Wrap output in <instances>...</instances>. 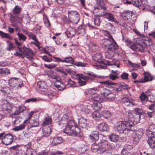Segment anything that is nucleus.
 Here are the masks:
<instances>
[{"label":"nucleus","mask_w":155,"mask_h":155,"mask_svg":"<svg viewBox=\"0 0 155 155\" xmlns=\"http://www.w3.org/2000/svg\"><path fill=\"white\" fill-rule=\"evenodd\" d=\"M1 105L3 110L10 113L12 109V107L10 104L8 102L7 100L3 99L1 100Z\"/></svg>","instance_id":"nucleus-12"},{"label":"nucleus","mask_w":155,"mask_h":155,"mask_svg":"<svg viewBox=\"0 0 155 155\" xmlns=\"http://www.w3.org/2000/svg\"><path fill=\"white\" fill-rule=\"evenodd\" d=\"M25 125L24 124H22L18 126H15L13 128L14 130L15 131H18L20 130L23 129L25 128Z\"/></svg>","instance_id":"nucleus-46"},{"label":"nucleus","mask_w":155,"mask_h":155,"mask_svg":"<svg viewBox=\"0 0 155 155\" xmlns=\"http://www.w3.org/2000/svg\"><path fill=\"white\" fill-rule=\"evenodd\" d=\"M92 116L94 119L97 120L101 118V115L98 111L95 110L93 113Z\"/></svg>","instance_id":"nucleus-34"},{"label":"nucleus","mask_w":155,"mask_h":155,"mask_svg":"<svg viewBox=\"0 0 155 155\" xmlns=\"http://www.w3.org/2000/svg\"><path fill=\"white\" fill-rule=\"evenodd\" d=\"M75 67L74 66H71V68H68L66 69V71L67 73L72 75V77L73 78L76 74V71L75 69Z\"/></svg>","instance_id":"nucleus-26"},{"label":"nucleus","mask_w":155,"mask_h":155,"mask_svg":"<svg viewBox=\"0 0 155 155\" xmlns=\"http://www.w3.org/2000/svg\"><path fill=\"white\" fill-rule=\"evenodd\" d=\"M92 100L93 102H101V99L99 96L95 95L92 97Z\"/></svg>","instance_id":"nucleus-38"},{"label":"nucleus","mask_w":155,"mask_h":155,"mask_svg":"<svg viewBox=\"0 0 155 155\" xmlns=\"http://www.w3.org/2000/svg\"><path fill=\"white\" fill-rule=\"evenodd\" d=\"M132 5L137 7L141 6L142 2L141 0H132Z\"/></svg>","instance_id":"nucleus-37"},{"label":"nucleus","mask_w":155,"mask_h":155,"mask_svg":"<svg viewBox=\"0 0 155 155\" xmlns=\"http://www.w3.org/2000/svg\"><path fill=\"white\" fill-rule=\"evenodd\" d=\"M7 42L8 43V45L6 49L8 51H10L12 50L13 48V44L9 41H7Z\"/></svg>","instance_id":"nucleus-54"},{"label":"nucleus","mask_w":155,"mask_h":155,"mask_svg":"<svg viewBox=\"0 0 155 155\" xmlns=\"http://www.w3.org/2000/svg\"><path fill=\"white\" fill-rule=\"evenodd\" d=\"M91 150L92 152H97L99 150L101 151V149L99 143L98 144L96 143H93L92 145Z\"/></svg>","instance_id":"nucleus-31"},{"label":"nucleus","mask_w":155,"mask_h":155,"mask_svg":"<svg viewBox=\"0 0 155 155\" xmlns=\"http://www.w3.org/2000/svg\"><path fill=\"white\" fill-rule=\"evenodd\" d=\"M84 106L81 104H78L75 107V109L76 111L79 113L82 112Z\"/></svg>","instance_id":"nucleus-42"},{"label":"nucleus","mask_w":155,"mask_h":155,"mask_svg":"<svg viewBox=\"0 0 155 155\" xmlns=\"http://www.w3.org/2000/svg\"><path fill=\"white\" fill-rule=\"evenodd\" d=\"M73 78L78 80L77 83L80 86H82L86 85V81L89 79H92L91 78L79 74H76L73 77Z\"/></svg>","instance_id":"nucleus-5"},{"label":"nucleus","mask_w":155,"mask_h":155,"mask_svg":"<svg viewBox=\"0 0 155 155\" xmlns=\"http://www.w3.org/2000/svg\"><path fill=\"white\" fill-rule=\"evenodd\" d=\"M100 90L101 94L105 97L108 96L111 93V91L108 87H101Z\"/></svg>","instance_id":"nucleus-21"},{"label":"nucleus","mask_w":155,"mask_h":155,"mask_svg":"<svg viewBox=\"0 0 155 155\" xmlns=\"http://www.w3.org/2000/svg\"><path fill=\"white\" fill-rule=\"evenodd\" d=\"M97 127L99 130L102 131H107L109 129L108 125L104 123H102L99 124Z\"/></svg>","instance_id":"nucleus-19"},{"label":"nucleus","mask_w":155,"mask_h":155,"mask_svg":"<svg viewBox=\"0 0 155 155\" xmlns=\"http://www.w3.org/2000/svg\"><path fill=\"white\" fill-rule=\"evenodd\" d=\"M59 62H66L74 64V60L71 57H67L64 58V60H61L59 58Z\"/></svg>","instance_id":"nucleus-25"},{"label":"nucleus","mask_w":155,"mask_h":155,"mask_svg":"<svg viewBox=\"0 0 155 155\" xmlns=\"http://www.w3.org/2000/svg\"><path fill=\"white\" fill-rule=\"evenodd\" d=\"M24 33L25 34L27 35L30 38L33 39L34 41L36 40V39H37L36 36L31 32H28V33H27L25 32L24 31Z\"/></svg>","instance_id":"nucleus-51"},{"label":"nucleus","mask_w":155,"mask_h":155,"mask_svg":"<svg viewBox=\"0 0 155 155\" xmlns=\"http://www.w3.org/2000/svg\"><path fill=\"white\" fill-rule=\"evenodd\" d=\"M43 16L44 23L47 27H49L50 26V23L47 17L45 14H44Z\"/></svg>","instance_id":"nucleus-43"},{"label":"nucleus","mask_w":155,"mask_h":155,"mask_svg":"<svg viewBox=\"0 0 155 155\" xmlns=\"http://www.w3.org/2000/svg\"><path fill=\"white\" fill-rule=\"evenodd\" d=\"M142 113V110L136 108L134 112H130L128 114V117L131 120L118 121L114 126V130L120 133L125 134L127 133L128 131H134V129L133 122L138 123L140 121Z\"/></svg>","instance_id":"nucleus-1"},{"label":"nucleus","mask_w":155,"mask_h":155,"mask_svg":"<svg viewBox=\"0 0 155 155\" xmlns=\"http://www.w3.org/2000/svg\"><path fill=\"white\" fill-rule=\"evenodd\" d=\"M14 139L13 136L11 134H3L2 139V142L4 144L8 145L11 143Z\"/></svg>","instance_id":"nucleus-10"},{"label":"nucleus","mask_w":155,"mask_h":155,"mask_svg":"<svg viewBox=\"0 0 155 155\" xmlns=\"http://www.w3.org/2000/svg\"><path fill=\"white\" fill-rule=\"evenodd\" d=\"M60 80H61L60 78L59 79V91H62L65 88L66 85L64 83L60 81Z\"/></svg>","instance_id":"nucleus-41"},{"label":"nucleus","mask_w":155,"mask_h":155,"mask_svg":"<svg viewBox=\"0 0 155 155\" xmlns=\"http://www.w3.org/2000/svg\"><path fill=\"white\" fill-rule=\"evenodd\" d=\"M101 149V151L103 153L106 152L108 147V142L105 140H102L99 143Z\"/></svg>","instance_id":"nucleus-13"},{"label":"nucleus","mask_w":155,"mask_h":155,"mask_svg":"<svg viewBox=\"0 0 155 155\" xmlns=\"http://www.w3.org/2000/svg\"><path fill=\"white\" fill-rule=\"evenodd\" d=\"M109 77L110 79L113 80H115L116 79L119 78L117 75H113L112 74H110L109 75Z\"/></svg>","instance_id":"nucleus-64"},{"label":"nucleus","mask_w":155,"mask_h":155,"mask_svg":"<svg viewBox=\"0 0 155 155\" xmlns=\"http://www.w3.org/2000/svg\"><path fill=\"white\" fill-rule=\"evenodd\" d=\"M68 18L74 24H77L79 21L80 15L77 11H68Z\"/></svg>","instance_id":"nucleus-7"},{"label":"nucleus","mask_w":155,"mask_h":155,"mask_svg":"<svg viewBox=\"0 0 155 155\" xmlns=\"http://www.w3.org/2000/svg\"><path fill=\"white\" fill-rule=\"evenodd\" d=\"M9 86L13 89L16 90L23 86V84L20 80L17 78H12L9 80Z\"/></svg>","instance_id":"nucleus-4"},{"label":"nucleus","mask_w":155,"mask_h":155,"mask_svg":"<svg viewBox=\"0 0 155 155\" xmlns=\"http://www.w3.org/2000/svg\"><path fill=\"white\" fill-rule=\"evenodd\" d=\"M21 10V8L20 6L16 5L13 9V13L15 15L19 14L20 13Z\"/></svg>","instance_id":"nucleus-36"},{"label":"nucleus","mask_w":155,"mask_h":155,"mask_svg":"<svg viewBox=\"0 0 155 155\" xmlns=\"http://www.w3.org/2000/svg\"><path fill=\"white\" fill-rule=\"evenodd\" d=\"M122 102L126 106H130V107H133L134 105V103L131 101L130 99L127 97H124L122 99Z\"/></svg>","instance_id":"nucleus-28"},{"label":"nucleus","mask_w":155,"mask_h":155,"mask_svg":"<svg viewBox=\"0 0 155 155\" xmlns=\"http://www.w3.org/2000/svg\"><path fill=\"white\" fill-rule=\"evenodd\" d=\"M143 135V131L142 129H140L136 131L133 136V143L137 144L139 142Z\"/></svg>","instance_id":"nucleus-11"},{"label":"nucleus","mask_w":155,"mask_h":155,"mask_svg":"<svg viewBox=\"0 0 155 155\" xmlns=\"http://www.w3.org/2000/svg\"><path fill=\"white\" fill-rule=\"evenodd\" d=\"M88 48L89 51L92 52H94L98 50L99 47L98 45L95 43L92 42L89 44Z\"/></svg>","instance_id":"nucleus-20"},{"label":"nucleus","mask_w":155,"mask_h":155,"mask_svg":"<svg viewBox=\"0 0 155 155\" xmlns=\"http://www.w3.org/2000/svg\"><path fill=\"white\" fill-rule=\"evenodd\" d=\"M29 125L28 127L29 128L31 127H35L38 126L39 125V123L37 121L34 120H30L29 121Z\"/></svg>","instance_id":"nucleus-33"},{"label":"nucleus","mask_w":155,"mask_h":155,"mask_svg":"<svg viewBox=\"0 0 155 155\" xmlns=\"http://www.w3.org/2000/svg\"><path fill=\"white\" fill-rule=\"evenodd\" d=\"M134 14V12L129 10L124 11L121 14V16L125 20H127L131 18L132 15Z\"/></svg>","instance_id":"nucleus-15"},{"label":"nucleus","mask_w":155,"mask_h":155,"mask_svg":"<svg viewBox=\"0 0 155 155\" xmlns=\"http://www.w3.org/2000/svg\"><path fill=\"white\" fill-rule=\"evenodd\" d=\"M87 106H84L82 112H84L87 114H88L91 112V110Z\"/></svg>","instance_id":"nucleus-61"},{"label":"nucleus","mask_w":155,"mask_h":155,"mask_svg":"<svg viewBox=\"0 0 155 155\" xmlns=\"http://www.w3.org/2000/svg\"><path fill=\"white\" fill-rule=\"evenodd\" d=\"M99 17L95 15L94 18V24L96 26H99L101 23L100 19Z\"/></svg>","instance_id":"nucleus-39"},{"label":"nucleus","mask_w":155,"mask_h":155,"mask_svg":"<svg viewBox=\"0 0 155 155\" xmlns=\"http://www.w3.org/2000/svg\"><path fill=\"white\" fill-rule=\"evenodd\" d=\"M1 92L5 94H8L10 91V88L8 87L2 88L0 89Z\"/></svg>","instance_id":"nucleus-48"},{"label":"nucleus","mask_w":155,"mask_h":155,"mask_svg":"<svg viewBox=\"0 0 155 155\" xmlns=\"http://www.w3.org/2000/svg\"><path fill=\"white\" fill-rule=\"evenodd\" d=\"M85 26L81 25L79 26L78 29V33L79 35H84L85 34L86 31Z\"/></svg>","instance_id":"nucleus-30"},{"label":"nucleus","mask_w":155,"mask_h":155,"mask_svg":"<svg viewBox=\"0 0 155 155\" xmlns=\"http://www.w3.org/2000/svg\"><path fill=\"white\" fill-rule=\"evenodd\" d=\"M101 83L104 84H105L108 85H114L116 84V83H114L112 81L107 80L106 81H103L101 82Z\"/></svg>","instance_id":"nucleus-62"},{"label":"nucleus","mask_w":155,"mask_h":155,"mask_svg":"<svg viewBox=\"0 0 155 155\" xmlns=\"http://www.w3.org/2000/svg\"><path fill=\"white\" fill-rule=\"evenodd\" d=\"M109 38L112 40L111 41L109 39L104 38L102 40V46L108 51L105 52V57L111 59L114 56L115 51L118 48V45L112 36L109 35Z\"/></svg>","instance_id":"nucleus-2"},{"label":"nucleus","mask_w":155,"mask_h":155,"mask_svg":"<svg viewBox=\"0 0 155 155\" xmlns=\"http://www.w3.org/2000/svg\"><path fill=\"white\" fill-rule=\"evenodd\" d=\"M103 117L105 118H109L110 116V113L108 110H104L102 113Z\"/></svg>","instance_id":"nucleus-40"},{"label":"nucleus","mask_w":155,"mask_h":155,"mask_svg":"<svg viewBox=\"0 0 155 155\" xmlns=\"http://www.w3.org/2000/svg\"><path fill=\"white\" fill-rule=\"evenodd\" d=\"M26 155H36V153L33 149H30L28 150Z\"/></svg>","instance_id":"nucleus-53"},{"label":"nucleus","mask_w":155,"mask_h":155,"mask_svg":"<svg viewBox=\"0 0 155 155\" xmlns=\"http://www.w3.org/2000/svg\"><path fill=\"white\" fill-rule=\"evenodd\" d=\"M129 74L126 72H124L121 75L120 77L123 80H127L128 79Z\"/></svg>","instance_id":"nucleus-52"},{"label":"nucleus","mask_w":155,"mask_h":155,"mask_svg":"<svg viewBox=\"0 0 155 155\" xmlns=\"http://www.w3.org/2000/svg\"><path fill=\"white\" fill-rule=\"evenodd\" d=\"M92 107L94 110L98 111L101 108V102H93Z\"/></svg>","instance_id":"nucleus-32"},{"label":"nucleus","mask_w":155,"mask_h":155,"mask_svg":"<svg viewBox=\"0 0 155 155\" xmlns=\"http://www.w3.org/2000/svg\"><path fill=\"white\" fill-rule=\"evenodd\" d=\"M110 140L111 141L116 142L118 139V136L115 134H112L109 137Z\"/></svg>","instance_id":"nucleus-35"},{"label":"nucleus","mask_w":155,"mask_h":155,"mask_svg":"<svg viewBox=\"0 0 155 155\" xmlns=\"http://www.w3.org/2000/svg\"><path fill=\"white\" fill-rule=\"evenodd\" d=\"M148 131L153 133V136H155V126L150 125L147 129Z\"/></svg>","instance_id":"nucleus-50"},{"label":"nucleus","mask_w":155,"mask_h":155,"mask_svg":"<svg viewBox=\"0 0 155 155\" xmlns=\"http://www.w3.org/2000/svg\"><path fill=\"white\" fill-rule=\"evenodd\" d=\"M98 7L95 9V15L98 17H104L106 12L105 11L107 10V8L105 5H98Z\"/></svg>","instance_id":"nucleus-9"},{"label":"nucleus","mask_w":155,"mask_h":155,"mask_svg":"<svg viewBox=\"0 0 155 155\" xmlns=\"http://www.w3.org/2000/svg\"><path fill=\"white\" fill-rule=\"evenodd\" d=\"M10 73L9 71L7 68H0V74L2 75L8 74Z\"/></svg>","instance_id":"nucleus-49"},{"label":"nucleus","mask_w":155,"mask_h":155,"mask_svg":"<svg viewBox=\"0 0 155 155\" xmlns=\"http://www.w3.org/2000/svg\"><path fill=\"white\" fill-rule=\"evenodd\" d=\"M51 128L47 126L46 127H45L43 129V136H41V137H39L37 139V141L39 142L40 141L41 138H42L43 137H47L48 136L51 132Z\"/></svg>","instance_id":"nucleus-16"},{"label":"nucleus","mask_w":155,"mask_h":155,"mask_svg":"<svg viewBox=\"0 0 155 155\" xmlns=\"http://www.w3.org/2000/svg\"><path fill=\"white\" fill-rule=\"evenodd\" d=\"M80 129L76 123L73 120L68 122L63 130L64 133L69 135L77 136L80 135Z\"/></svg>","instance_id":"nucleus-3"},{"label":"nucleus","mask_w":155,"mask_h":155,"mask_svg":"<svg viewBox=\"0 0 155 155\" xmlns=\"http://www.w3.org/2000/svg\"><path fill=\"white\" fill-rule=\"evenodd\" d=\"M133 148L132 146L130 145H127L125 148H123L121 151L122 154L125 155L130 153V151Z\"/></svg>","instance_id":"nucleus-29"},{"label":"nucleus","mask_w":155,"mask_h":155,"mask_svg":"<svg viewBox=\"0 0 155 155\" xmlns=\"http://www.w3.org/2000/svg\"><path fill=\"white\" fill-rule=\"evenodd\" d=\"M17 35L18 36V38L19 40L22 41H26V37L25 35L22 33H18Z\"/></svg>","instance_id":"nucleus-44"},{"label":"nucleus","mask_w":155,"mask_h":155,"mask_svg":"<svg viewBox=\"0 0 155 155\" xmlns=\"http://www.w3.org/2000/svg\"><path fill=\"white\" fill-rule=\"evenodd\" d=\"M103 55L100 53H96L92 56V58L94 60L100 63L108 65H113L110 63V61L103 60Z\"/></svg>","instance_id":"nucleus-6"},{"label":"nucleus","mask_w":155,"mask_h":155,"mask_svg":"<svg viewBox=\"0 0 155 155\" xmlns=\"http://www.w3.org/2000/svg\"><path fill=\"white\" fill-rule=\"evenodd\" d=\"M18 51L24 55V56H30L29 59H32V56L34 55V53L29 48L23 46L22 48L18 47Z\"/></svg>","instance_id":"nucleus-8"},{"label":"nucleus","mask_w":155,"mask_h":155,"mask_svg":"<svg viewBox=\"0 0 155 155\" xmlns=\"http://www.w3.org/2000/svg\"><path fill=\"white\" fill-rule=\"evenodd\" d=\"M120 87L123 88L124 89L129 90L130 88V87H129L126 84L124 83L120 84Z\"/></svg>","instance_id":"nucleus-59"},{"label":"nucleus","mask_w":155,"mask_h":155,"mask_svg":"<svg viewBox=\"0 0 155 155\" xmlns=\"http://www.w3.org/2000/svg\"><path fill=\"white\" fill-rule=\"evenodd\" d=\"M89 137L92 141H94L98 140L99 138L98 132L96 130L93 131L89 135Z\"/></svg>","instance_id":"nucleus-17"},{"label":"nucleus","mask_w":155,"mask_h":155,"mask_svg":"<svg viewBox=\"0 0 155 155\" xmlns=\"http://www.w3.org/2000/svg\"><path fill=\"white\" fill-rule=\"evenodd\" d=\"M133 51L136 52L140 51L143 52L144 51L143 45L141 44H136L134 43L133 44L130 48Z\"/></svg>","instance_id":"nucleus-14"},{"label":"nucleus","mask_w":155,"mask_h":155,"mask_svg":"<svg viewBox=\"0 0 155 155\" xmlns=\"http://www.w3.org/2000/svg\"><path fill=\"white\" fill-rule=\"evenodd\" d=\"M78 124L79 126L82 128L85 127L87 126V121L85 118L83 117L78 119Z\"/></svg>","instance_id":"nucleus-23"},{"label":"nucleus","mask_w":155,"mask_h":155,"mask_svg":"<svg viewBox=\"0 0 155 155\" xmlns=\"http://www.w3.org/2000/svg\"><path fill=\"white\" fill-rule=\"evenodd\" d=\"M104 17L107 19L109 21L114 22L115 21V18L114 15L110 13L106 12Z\"/></svg>","instance_id":"nucleus-27"},{"label":"nucleus","mask_w":155,"mask_h":155,"mask_svg":"<svg viewBox=\"0 0 155 155\" xmlns=\"http://www.w3.org/2000/svg\"><path fill=\"white\" fill-rule=\"evenodd\" d=\"M75 34L76 30L72 27L68 28L66 31V34L68 38L73 37Z\"/></svg>","instance_id":"nucleus-18"},{"label":"nucleus","mask_w":155,"mask_h":155,"mask_svg":"<svg viewBox=\"0 0 155 155\" xmlns=\"http://www.w3.org/2000/svg\"><path fill=\"white\" fill-rule=\"evenodd\" d=\"M59 74L63 76H65L67 75V73L63 69L61 70L59 69Z\"/></svg>","instance_id":"nucleus-57"},{"label":"nucleus","mask_w":155,"mask_h":155,"mask_svg":"<svg viewBox=\"0 0 155 155\" xmlns=\"http://www.w3.org/2000/svg\"><path fill=\"white\" fill-rule=\"evenodd\" d=\"M126 43V45L128 47L130 48L131 46L134 43L132 42L130 40L127 39L125 41Z\"/></svg>","instance_id":"nucleus-63"},{"label":"nucleus","mask_w":155,"mask_h":155,"mask_svg":"<svg viewBox=\"0 0 155 155\" xmlns=\"http://www.w3.org/2000/svg\"><path fill=\"white\" fill-rule=\"evenodd\" d=\"M68 84L70 85V86L74 87L76 86V83L74 81L71 80L70 79H69L68 80Z\"/></svg>","instance_id":"nucleus-55"},{"label":"nucleus","mask_w":155,"mask_h":155,"mask_svg":"<svg viewBox=\"0 0 155 155\" xmlns=\"http://www.w3.org/2000/svg\"><path fill=\"white\" fill-rule=\"evenodd\" d=\"M37 85L41 91H45L47 89V86L45 82L40 81L38 82Z\"/></svg>","instance_id":"nucleus-22"},{"label":"nucleus","mask_w":155,"mask_h":155,"mask_svg":"<svg viewBox=\"0 0 155 155\" xmlns=\"http://www.w3.org/2000/svg\"><path fill=\"white\" fill-rule=\"evenodd\" d=\"M140 98L142 101H146L148 99V97L145 94L144 92H142L141 95L140 96Z\"/></svg>","instance_id":"nucleus-56"},{"label":"nucleus","mask_w":155,"mask_h":155,"mask_svg":"<svg viewBox=\"0 0 155 155\" xmlns=\"http://www.w3.org/2000/svg\"><path fill=\"white\" fill-rule=\"evenodd\" d=\"M74 64L78 67H85L87 64L78 61L74 63Z\"/></svg>","instance_id":"nucleus-45"},{"label":"nucleus","mask_w":155,"mask_h":155,"mask_svg":"<svg viewBox=\"0 0 155 155\" xmlns=\"http://www.w3.org/2000/svg\"><path fill=\"white\" fill-rule=\"evenodd\" d=\"M51 118L49 117H46L45 121L43 123L42 125L45 126L48 125L51 123Z\"/></svg>","instance_id":"nucleus-47"},{"label":"nucleus","mask_w":155,"mask_h":155,"mask_svg":"<svg viewBox=\"0 0 155 155\" xmlns=\"http://www.w3.org/2000/svg\"><path fill=\"white\" fill-rule=\"evenodd\" d=\"M147 143L149 146L151 148L155 147V136H153L152 137L149 138L147 140Z\"/></svg>","instance_id":"nucleus-24"},{"label":"nucleus","mask_w":155,"mask_h":155,"mask_svg":"<svg viewBox=\"0 0 155 155\" xmlns=\"http://www.w3.org/2000/svg\"><path fill=\"white\" fill-rule=\"evenodd\" d=\"M147 74H148L147 72H144L143 74V75H144V80L143 81H144V82L149 81L148 75Z\"/></svg>","instance_id":"nucleus-60"},{"label":"nucleus","mask_w":155,"mask_h":155,"mask_svg":"<svg viewBox=\"0 0 155 155\" xmlns=\"http://www.w3.org/2000/svg\"><path fill=\"white\" fill-rule=\"evenodd\" d=\"M54 50V48L52 47H50L48 48V50L45 49L44 50V52L46 54H48V53L53 52Z\"/></svg>","instance_id":"nucleus-58"}]
</instances>
